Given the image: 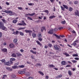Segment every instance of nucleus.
I'll return each mask as SVG.
<instances>
[{"mask_svg":"<svg viewBox=\"0 0 79 79\" xmlns=\"http://www.w3.org/2000/svg\"><path fill=\"white\" fill-rule=\"evenodd\" d=\"M0 29L3 30L6 29V27L4 26V24L2 22H0Z\"/></svg>","mask_w":79,"mask_h":79,"instance_id":"1","label":"nucleus"},{"mask_svg":"<svg viewBox=\"0 0 79 79\" xmlns=\"http://www.w3.org/2000/svg\"><path fill=\"white\" fill-rule=\"evenodd\" d=\"M63 6L64 7L62 6H61V8L62 11H64V8H65L66 10H68V7L67 5H63Z\"/></svg>","mask_w":79,"mask_h":79,"instance_id":"2","label":"nucleus"},{"mask_svg":"<svg viewBox=\"0 0 79 79\" xmlns=\"http://www.w3.org/2000/svg\"><path fill=\"white\" fill-rule=\"evenodd\" d=\"M54 49L55 50H56L58 51L59 52H61V49L60 48H59L58 47V46L57 45H55L54 46Z\"/></svg>","mask_w":79,"mask_h":79,"instance_id":"3","label":"nucleus"},{"mask_svg":"<svg viewBox=\"0 0 79 79\" xmlns=\"http://www.w3.org/2000/svg\"><path fill=\"white\" fill-rule=\"evenodd\" d=\"M25 31L26 33H29V35H31V34H32V31L31 30H25Z\"/></svg>","mask_w":79,"mask_h":79,"instance_id":"4","label":"nucleus"},{"mask_svg":"<svg viewBox=\"0 0 79 79\" xmlns=\"http://www.w3.org/2000/svg\"><path fill=\"white\" fill-rule=\"evenodd\" d=\"M53 29H51L49 30V31L48 32V34H52L53 33Z\"/></svg>","mask_w":79,"mask_h":79,"instance_id":"5","label":"nucleus"},{"mask_svg":"<svg viewBox=\"0 0 79 79\" xmlns=\"http://www.w3.org/2000/svg\"><path fill=\"white\" fill-rule=\"evenodd\" d=\"M9 47L10 48H15V44L13 43H11L9 44Z\"/></svg>","mask_w":79,"mask_h":79,"instance_id":"6","label":"nucleus"},{"mask_svg":"<svg viewBox=\"0 0 79 79\" xmlns=\"http://www.w3.org/2000/svg\"><path fill=\"white\" fill-rule=\"evenodd\" d=\"M10 64H11V63L9 61L8 62H4L5 65H6V66H10Z\"/></svg>","mask_w":79,"mask_h":79,"instance_id":"7","label":"nucleus"},{"mask_svg":"<svg viewBox=\"0 0 79 79\" xmlns=\"http://www.w3.org/2000/svg\"><path fill=\"white\" fill-rule=\"evenodd\" d=\"M16 55L18 57H21L22 56V54L20 53L19 52H17L16 53Z\"/></svg>","mask_w":79,"mask_h":79,"instance_id":"8","label":"nucleus"},{"mask_svg":"<svg viewBox=\"0 0 79 79\" xmlns=\"http://www.w3.org/2000/svg\"><path fill=\"white\" fill-rule=\"evenodd\" d=\"M76 11L75 12V15L79 17V11L77 10H76Z\"/></svg>","mask_w":79,"mask_h":79,"instance_id":"9","label":"nucleus"},{"mask_svg":"<svg viewBox=\"0 0 79 79\" xmlns=\"http://www.w3.org/2000/svg\"><path fill=\"white\" fill-rule=\"evenodd\" d=\"M15 60H16V59H15V58H11L10 60V63H11V64H13V61H15Z\"/></svg>","mask_w":79,"mask_h":79,"instance_id":"10","label":"nucleus"},{"mask_svg":"<svg viewBox=\"0 0 79 79\" xmlns=\"http://www.w3.org/2000/svg\"><path fill=\"white\" fill-rule=\"evenodd\" d=\"M1 50L2 52H4V53H7V49L6 48L1 49Z\"/></svg>","mask_w":79,"mask_h":79,"instance_id":"11","label":"nucleus"},{"mask_svg":"<svg viewBox=\"0 0 79 79\" xmlns=\"http://www.w3.org/2000/svg\"><path fill=\"white\" fill-rule=\"evenodd\" d=\"M44 30L45 31H46V29L45 27H42L41 28V32H43L44 31Z\"/></svg>","mask_w":79,"mask_h":79,"instance_id":"12","label":"nucleus"},{"mask_svg":"<svg viewBox=\"0 0 79 79\" xmlns=\"http://www.w3.org/2000/svg\"><path fill=\"white\" fill-rule=\"evenodd\" d=\"M18 73L19 74H24L25 73V71H18Z\"/></svg>","mask_w":79,"mask_h":79,"instance_id":"13","label":"nucleus"},{"mask_svg":"<svg viewBox=\"0 0 79 79\" xmlns=\"http://www.w3.org/2000/svg\"><path fill=\"white\" fill-rule=\"evenodd\" d=\"M11 56L14 58H16V54L13 53L12 54Z\"/></svg>","mask_w":79,"mask_h":79,"instance_id":"14","label":"nucleus"},{"mask_svg":"<svg viewBox=\"0 0 79 79\" xmlns=\"http://www.w3.org/2000/svg\"><path fill=\"white\" fill-rule=\"evenodd\" d=\"M19 31H16V32L14 31L12 34H14L15 35H17V34H19Z\"/></svg>","mask_w":79,"mask_h":79,"instance_id":"15","label":"nucleus"},{"mask_svg":"<svg viewBox=\"0 0 79 79\" xmlns=\"http://www.w3.org/2000/svg\"><path fill=\"white\" fill-rule=\"evenodd\" d=\"M6 69L9 71H12L13 70L12 69H10V68L9 67H6Z\"/></svg>","mask_w":79,"mask_h":79,"instance_id":"16","label":"nucleus"},{"mask_svg":"<svg viewBox=\"0 0 79 79\" xmlns=\"http://www.w3.org/2000/svg\"><path fill=\"white\" fill-rule=\"evenodd\" d=\"M61 64L62 65H66V62L63 60L61 62Z\"/></svg>","mask_w":79,"mask_h":79,"instance_id":"17","label":"nucleus"},{"mask_svg":"<svg viewBox=\"0 0 79 79\" xmlns=\"http://www.w3.org/2000/svg\"><path fill=\"white\" fill-rule=\"evenodd\" d=\"M26 29V27H19L18 29V31H21V30H23V29Z\"/></svg>","mask_w":79,"mask_h":79,"instance_id":"18","label":"nucleus"},{"mask_svg":"<svg viewBox=\"0 0 79 79\" xmlns=\"http://www.w3.org/2000/svg\"><path fill=\"white\" fill-rule=\"evenodd\" d=\"M32 35L33 37V38H35L37 36V34L33 33H32Z\"/></svg>","mask_w":79,"mask_h":79,"instance_id":"19","label":"nucleus"},{"mask_svg":"<svg viewBox=\"0 0 79 79\" xmlns=\"http://www.w3.org/2000/svg\"><path fill=\"white\" fill-rule=\"evenodd\" d=\"M24 74L25 76H30V73L29 72H27L25 73Z\"/></svg>","mask_w":79,"mask_h":79,"instance_id":"20","label":"nucleus"},{"mask_svg":"<svg viewBox=\"0 0 79 79\" xmlns=\"http://www.w3.org/2000/svg\"><path fill=\"white\" fill-rule=\"evenodd\" d=\"M18 22V20L16 19H14L13 20L12 23L14 24H15L16 23V22Z\"/></svg>","mask_w":79,"mask_h":79,"instance_id":"21","label":"nucleus"},{"mask_svg":"<svg viewBox=\"0 0 79 79\" xmlns=\"http://www.w3.org/2000/svg\"><path fill=\"white\" fill-rule=\"evenodd\" d=\"M68 74L70 76H72V73L71 72V71L68 70Z\"/></svg>","mask_w":79,"mask_h":79,"instance_id":"22","label":"nucleus"},{"mask_svg":"<svg viewBox=\"0 0 79 79\" xmlns=\"http://www.w3.org/2000/svg\"><path fill=\"white\" fill-rule=\"evenodd\" d=\"M61 77H62V75L60 74L58 76H56V79H58V78H61Z\"/></svg>","mask_w":79,"mask_h":79,"instance_id":"23","label":"nucleus"},{"mask_svg":"<svg viewBox=\"0 0 79 79\" xmlns=\"http://www.w3.org/2000/svg\"><path fill=\"white\" fill-rule=\"evenodd\" d=\"M36 42H37L38 45H39L40 46H42V44L40 43V42H39V41L36 40Z\"/></svg>","mask_w":79,"mask_h":79,"instance_id":"24","label":"nucleus"},{"mask_svg":"<svg viewBox=\"0 0 79 79\" xmlns=\"http://www.w3.org/2000/svg\"><path fill=\"white\" fill-rule=\"evenodd\" d=\"M19 35H21V36H23L24 34V33L22 31H20L19 32Z\"/></svg>","mask_w":79,"mask_h":79,"instance_id":"25","label":"nucleus"},{"mask_svg":"<svg viewBox=\"0 0 79 79\" xmlns=\"http://www.w3.org/2000/svg\"><path fill=\"white\" fill-rule=\"evenodd\" d=\"M30 52H31V53H33V54H36L37 53V52H34L32 50H31L30 51Z\"/></svg>","mask_w":79,"mask_h":79,"instance_id":"26","label":"nucleus"},{"mask_svg":"<svg viewBox=\"0 0 79 79\" xmlns=\"http://www.w3.org/2000/svg\"><path fill=\"white\" fill-rule=\"evenodd\" d=\"M24 65H19L18 67L19 68H24Z\"/></svg>","mask_w":79,"mask_h":79,"instance_id":"27","label":"nucleus"},{"mask_svg":"<svg viewBox=\"0 0 79 79\" xmlns=\"http://www.w3.org/2000/svg\"><path fill=\"white\" fill-rule=\"evenodd\" d=\"M12 69H16V68H18V67L16 65H15L12 67Z\"/></svg>","mask_w":79,"mask_h":79,"instance_id":"28","label":"nucleus"},{"mask_svg":"<svg viewBox=\"0 0 79 79\" xmlns=\"http://www.w3.org/2000/svg\"><path fill=\"white\" fill-rule=\"evenodd\" d=\"M7 77V75H3V77H2V79H5L6 77Z\"/></svg>","mask_w":79,"mask_h":79,"instance_id":"29","label":"nucleus"},{"mask_svg":"<svg viewBox=\"0 0 79 79\" xmlns=\"http://www.w3.org/2000/svg\"><path fill=\"white\" fill-rule=\"evenodd\" d=\"M39 73V74H40L41 75H42V76H44V73H43V72L40 71L38 72Z\"/></svg>","mask_w":79,"mask_h":79,"instance_id":"30","label":"nucleus"},{"mask_svg":"<svg viewBox=\"0 0 79 79\" xmlns=\"http://www.w3.org/2000/svg\"><path fill=\"white\" fill-rule=\"evenodd\" d=\"M35 66H36V67H38V66H41V64L40 63L37 64Z\"/></svg>","mask_w":79,"mask_h":79,"instance_id":"31","label":"nucleus"},{"mask_svg":"<svg viewBox=\"0 0 79 79\" xmlns=\"http://www.w3.org/2000/svg\"><path fill=\"white\" fill-rule=\"evenodd\" d=\"M53 34L54 36H55L56 37L58 38V39H60V37L58 35H56L55 34Z\"/></svg>","mask_w":79,"mask_h":79,"instance_id":"32","label":"nucleus"},{"mask_svg":"<svg viewBox=\"0 0 79 79\" xmlns=\"http://www.w3.org/2000/svg\"><path fill=\"white\" fill-rule=\"evenodd\" d=\"M69 11L71 12V11H73V9L72 7H70L69 8Z\"/></svg>","mask_w":79,"mask_h":79,"instance_id":"33","label":"nucleus"},{"mask_svg":"<svg viewBox=\"0 0 79 79\" xmlns=\"http://www.w3.org/2000/svg\"><path fill=\"white\" fill-rule=\"evenodd\" d=\"M73 45V46H77V44L75 42H74L73 44L72 45Z\"/></svg>","mask_w":79,"mask_h":79,"instance_id":"34","label":"nucleus"},{"mask_svg":"<svg viewBox=\"0 0 79 79\" xmlns=\"http://www.w3.org/2000/svg\"><path fill=\"white\" fill-rule=\"evenodd\" d=\"M61 23L62 24H66V21L65 20L62 21L61 22Z\"/></svg>","mask_w":79,"mask_h":79,"instance_id":"35","label":"nucleus"},{"mask_svg":"<svg viewBox=\"0 0 79 79\" xmlns=\"http://www.w3.org/2000/svg\"><path fill=\"white\" fill-rule=\"evenodd\" d=\"M74 3L75 5H77L79 3L78 1H76L74 2Z\"/></svg>","mask_w":79,"mask_h":79,"instance_id":"36","label":"nucleus"},{"mask_svg":"<svg viewBox=\"0 0 79 79\" xmlns=\"http://www.w3.org/2000/svg\"><path fill=\"white\" fill-rule=\"evenodd\" d=\"M53 18H55V15H51L49 17L50 19H52Z\"/></svg>","mask_w":79,"mask_h":79,"instance_id":"37","label":"nucleus"},{"mask_svg":"<svg viewBox=\"0 0 79 79\" xmlns=\"http://www.w3.org/2000/svg\"><path fill=\"white\" fill-rule=\"evenodd\" d=\"M22 24L24 25V26H26V23H25L24 21L23 20L22 22Z\"/></svg>","mask_w":79,"mask_h":79,"instance_id":"38","label":"nucleus"},{"mask_svg":"<svg viewBox=\"0 0 79 79\" xmlns=\"http://www.w3.org/2000/svg\"><path fill=\"white\" fill-rule=\"evenodd\" d=\"M28 4L29 6H32L34 5V3H28Z\"/></svg>","mask_w":79,"mask_h":79,"instance_id":"39","label":"nucleus"},{"mask_svg":"<svg viewBox=\"0 0 79 79\" xmlns=\"http://www.w3.org/2000/svg\"><path fill=\"white\" fill-rule=\"evenodd\" d=\"M27 19L28 20H31V21H32V19L31 17H28L27 18Z\"/></svg>","mask_w":79,"mask_h":79,"instance_id":"40","label":"nucleus"},{"mask_svg":"<svg viewBox=\"0 0 79 79\" xmlns=\"http://www.w3.org/2000/svg\"><path fill=\"white\" fill-rule=\"evenodd\" d=\"M29 16H33V15H35V13H33L32 14H29Z\"/></svg>","mask_w":79,"mask_h":79,"instance_id":"41","label":"nucleus"},{"mask_svg":"<svg viewBox=\"0 0 79 79\" xmlns=\"http://www.w3.org/2000/svg\"><path fill=\"white\" fill-rule=\"evenodd\" d=\"M64 55H66V56H70V55H69V54H68V53L66 52H65V53H64Z\"/></svg>","mask_w":79,"mask_h":79,"instance_id":"42","label":"nucleus"},{"mask_svg":"<svg viewBox=\"0 0 79 79\" xmlns=\"http://www.w3.org/2000/svg\"><path fill=\"white\" fill-rule=\"evenodd\" d=\"M0 61H2V63H5V59H3L2 60H0Z\"/></svg>","mask_w":79,"mask_h":79,"instance_id":"43","label":"nucleus"},{"mask_svg":"<svg viewBox=\"0 0 79 79\" xmlns=\"http://www.w3.org/2000/svg\"><path fill=\"white\" fill-rule=\"evenodd\" d=\"M38 38L42 37V34H40L38 35Z\"/></svg>","mask_w":79,"mask_h":79,"instance_id":"44","label":"nucleus"},{"mask_svg":"<svg viewBox=\"0 0 79 79\" xmlns=\"http://www.w3.org/2000/svg\"><path fill=\"white\" fill-rule=\"evenodd\" d=\"M49 66L50 68H54V67H55V66L53 65V64H51L49 65Z\"/></svg>","mask_w":79,"mask_h":79,"instance_id":"45","label":"nucleus"},{"mask_svg":"<svg viewBox=\"0 0 79 79\" xmlns=\"http://www.w3.org/2000/svg\"><path fill=\"white\" fill-rule=\"evenodd\" d=\"M17 41L18 40H17V39H14L13 40L14 43H16Z\"/></svg>","mask_w":79,"mask_h":79,"instance_id":"46","label":"nucleus"},{"mask_svg":"<svg viewBox=\"0 0 79 79\" xmlns=\"http://www.w3.org/2000/svg\"><path fill=\"white\" fill-rule=\"evenodd\" d=\"M38 40H39L40 41V42H41V41H42L43 39H42V37L41 38H38Z\"/></svg>","mask_w":79,"mask_h":79,"instance_id":"47","label":"nucleus"},{"mask_svg":"<svg viewBox=\"0 0 79 79\" xmlns=\"http://www.w3.org/2000/svg\"><path fill=\"white\" fill-rule=\"evenodd\" d=\"M11 77L12 78H15V77H16V75L15 74H13L12 75Z\"/></svg>","mask_w":79,"mask_h":79,"instance_id":"48","label":"nucleus"},{"mask_svg":"<svg viewBox=\"0 0 79 79\" xmlns=\"http://www.w3.org/2000/svg\"><path fill=\"white\" fill-rule=\"evenodd\" d=\"M72 62H73V63H75L77 62V61L75 60H72L71 61Z\"/></svg>","mask_w":79,"mask_h":79,"instance_id":"49","label":"nucleus"},{"mask_svg":"<svg viewBox=\"0 0 79 79\" xmlns=\"http://www.w3.org/2000/svg\"><path fill=\"white\" fill-rule=\"evenodd\" d=\"M17 25H19V26H24L23 24L21 23H18L17 24Z\"/></svg>","mask_w":79,"mask_h":79,"instance_id":"50","label":"nucleus"},{"mask_svg":"<svg viewBox=\"0 0 79 79\" xmlns=\"http://www.w3.org/2000/svg\"><path fill=\"white\" fill-rule=\"evenodd\" d=\"M9 10H5L4 12V13H9Z\"/></svg>","mask_w":79,"mask_h":79,"instance_id":"51","label":"nucleus"},{"mask_svg":"<svg viewBox=\"0 0 79 79\" xmlns=\"http://www.w3.org/2000/svg\"><path fill=\"white\" fill-rule=\"evenodd\" d=\"M8 14H13V12L11 10H9Z\"/></svg>","mask_w":79,"mask_h":79,"instance_id":"52","label":"nucleus"},{"mask_svg":"<svg viewBox=\"0 0 79 79\" xmlns=\"http://www.w3.org/2000/svg\"><path fill=\"white\" fill-rule=\"evenodd\" d=\"M69 3L70 5H73V2H71V1L69 2Z\"/></svg>","mask_w":79,"mask_h":79,"instance_id":"53","label":"nucleus"},{"mask_svg":"<svg viewBox=\"0 0 79 79\" xmlns=\"http://www.w3.org/2000/svg\"><path fill=\"white\" fill-rule=\"evenodd\" d=\"M48 47H50V48H51L52 47V44H48Z\"/></svg>","mask_w":79,"mask_h":79,"instance_id":"54","label":"nucleus"},{"mask_svg":"<svg viewBox=\"0 0 79 79\" xmlns=\"http://www.w3.org/2000/svg\"><path fill=\"white\" fill-rule=\"evenodd\" d=\"M73 56H78V55L76 54H74L73 55Z\"/></svg>","mask_w":79,"mask_h":79,"instance_id":"55","label":"nucleus"},{"mask_svg":"<svg viewBox=\"0 0 79 79\" xmlns=\"http://www.w3.org/2000/svg\"><path fill=\"white\" fill-rule=\"evenodd\" d=\"M18 8L19 10H23V9L22 7H18Z\"/></svg>","mask_w":79,"mask_h":79,"instance_id":"56","label":"nucleus"},{"mask_svg":"<svg viewBox=\"0 0 79 79\" xmlns=\"http://www.w3.org/2000/svg\"><path fill=\"white\" fill-rule=\"evenodd\" d=\"M71 67V65H70L69 64H68L66 66V68H68V67L69 68V67Z\"/></svg>","mask_w":79,"mask_h":79,"instance_id":"57","label":"nucleus"},{"mask_svg":"<svg viewBox=\"0 0 79 79\" xmlns=\"http://www.w3.org/2000/svg\"><path fill=\"white\" fill-rule=\"evenodd\" d=\"M63 29V27H59L58 28V29H59V30H61V29Z\"/></svg>","mask_w":79,"mask_h":79,"instance_id":"58","label":"nucleus"},{"mask_svg":"<svg viewBox=\"0 0 79 79\" xmlns=\"http://www.w3.org/2000/svg\"><path fill=\"white\" fill-rule=\"evenodd\" d=\"M2 37V33L0 32V38H1Z\"/></svg>","mask_w":79,"mask_h":79,"instance_id":"59","label":"nucleus"},{"mask_svg":"<svg viewBox=\"0 0 79 79\" xmlns=\"http://www.w3.org/2000/svg\"><path fill=\"white\" fill-rule=\"evenodd\" d=\"M68 63H69V64H72V62H71V61H68Z\"/></svg>","mask_w":79,"mask_h":79,"instance_id":"60","label":"nucleus"},{"mask_svg":"<svg viewBox=\"0 0 79 79\" xmlns=\"http://www.w3.org/2000/svg\"><path fill=\"white\" fill-rule=\"evenodd\" d=\"M31 59H32L33 60H34V56H31Z\"/></svg>","mask_w":79,"mask_h":79,"instance_id":"61","label":"nucleus"},{"mask_svg":"<svg viewBox=\"0 0 79 79\" xmlns=\"http://www.w3.org/2000/svg\"><path fill=\"white\" fill-rule=\"evenodd\" d=\"M2 21L4 23H5V19H2Z\"/></svg>","mask_w":79,"mask_h":79,"instance_id":"62","label":"nucleus"},{"mask_svg":"<svg viewBox=\"0 0 79 79\" xmlns=\"http://www.w3.org/2000/svg\"><path fill=\"white\" fill-rule=\"evenodd\" d=\"M45 13H48V10H46L44 11Z\"/></svg>","mask_w":79,"mask_h":79,"instance_id":"63","label":"nucleus"},{"mask_svg":"<svg viewBox=\"0 0 79 79\" xmlns=\"http://www.w3.org/2000/svg\"><path fill=\"white\" fill-rule=\"evenodd\" d=\"M48 78H49L48 76H46V78H45L46 79H48Z\"/></svg>","mask_w":79,"mask_h":79,"instance_id":"64","label":"nucleus"}]
</instances>
